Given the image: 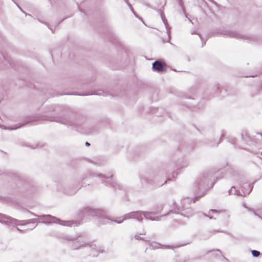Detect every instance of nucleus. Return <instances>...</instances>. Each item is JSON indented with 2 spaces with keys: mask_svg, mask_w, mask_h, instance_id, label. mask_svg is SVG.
Listing matches in <instances>:
<instances>
[{
  "mask_svg": "<svg viewBox=\"0 0 262 262\" xmlns=\"http://www.w3.org/2000/svg\"><path fill=\"white\" fill-rule=\"evenodd\" d=\"M85 145L89 146L90 145V144L89 142H85Z\"/></svg>",
  "mask_w": 262,
  "mask_h": 262,
  "instance_id": "obj_28",
  "label": "nucleus"
},
{
  "mask_svg": "<svg viewBox=\"0 0 262 262\" xmlns=\"http://www.w3.org/2000/svg\"><path fill=\"white\" fill-rule=\"evenodd\" d=\"M37 221V220L36 219L26 221L18 220L9 216L0 213V222L5 223L8 225H25L31 223H36Z\"/></svg>",
  "mask_w": 262,
  "mask_h": 262,
  "instance_id": "obj_2",
  "label": "nucleus"
},
{
  "mask_svg": "<svg viewBox=\"0 0 262 262\" xmlns=\"http://www.w3.org/2000/svg\"><path fill=\"white\" fill-rule=\"evenodd\" d=\"M82 186L81 185H80L78 187V188H77L76 189H75L74 190H72V191H67L66 192L67 193L69 194H74Z\"/></svg>",
  "mask_w": 262,
  "mask_h": 262,
  "instance_id": "obj_15",
  "label": "nucleus"
},
{
  "mask_svg": "<svg viewBox=\"0 0 262 262\" xmlns=\"http://www.w3.org/2000/svg\"><path fill=\"white\" fill-rule=\"evenodd\" d=\"M162 20H163V21L164 23V24H165V26L166 27V31H167V33L168 34V40H170V28L168 26V23H167V20L165 19V18L164 17H163L162 16Z\"/></svg>",
  "mask_w": 262,
  "mask_h": 262,
  "instance_id": "obj_11",
  "label": "nucleus"
},
{
  "mask_svg": "<svg viewBox=\"0 0 262 262\" xmlns=\"http://www.w3.org/2000/svg\"><path fill=\"white\" fill-rule=\"evenodd\" d=\"M165 66V64L164 62L157 60L152 63V69L158 72H162L164 71Z\"/></svg>",
  "mask_w": 262,
  "mask_h": 262,
  "instance_id": "obj_8",
  "label": "nucleus"
},
{
  "mask_svg": "<svg viewBox=\"0 0 262 262\" xmlns=\"http://www.w3.org/2000/svg\"><path fill=\"white\" fill-rule=\"evenodd\" d=\"M175 175L177 176L178 175V173L177 172H174L172 174V178H174V177H175Z\"/></svg>",
  "mask_w": 262,
  "mask_h": 262,
  "instance_id": "obj_26",
  "label": "nucleus"
},
{
  "mask_svg": "<svg viewBox=\"0 0 262 262\" xmlns=\"http://www.w3.org/2000/svg\"><path fill=\"white\" fill-rule=\"evenodd\" d=\"M192 34H197V33H196L195 31H194V32H193L192 33Z\"/></svg>",
  "mask_w": 262,
  "mask_h": 262,
  "instance_id": "obj_35",
  "label": "nucleus"
},
{
  "mask_svg": "<svg viewBox=\"0 0 262 262\" xmlns=\"http://www.w3.org/2000/svg\"><path fill=\"white\" fill-rule=\"evenodd\" d=\"M91 247L92 249L99 252H102L103 251V249H102V247L100 246H97L96 245H91Z\"/></svg>",
  "mask_w": 262,
  "mask_h": 262,
  "instance_id": "obj_12",
  "label": "nucleus"
},
{
  "mask_svg": "<svg viewBox=\"0 0 262 262\" xmlns=\"http://www.w3.org/2000/svg\"><path fill=\"white\" fill-rule=\"evenodd\" d=\"M209 176L210 174L207 173L202 174L199 176L195 182V185L199 190L203 189L207 187H209Z\"/></svg>",
  "mask_w": 262,
  "mask_h": 262,
  "instance_id": "obj_6",
  "label": "nucleus"
},
{
  "mask_svg": "<svg viewBox=\"0 0 262 262\" xmlns=\"http://www.w3.org/2000/svg\"><path fill=\"white\" fill-rule=\"evenodd\" d=\"M36 226H37V224L35 225L34 226H33L31 228V229L35 228Z\"/></svg>",
  "mask_w": 262,
  "mask_h": 262,
  "instance_id": "obj_30",
  "label": "nucleus"
},
{
  "mask_svg": "<svg viewBox=\"0 0 262 262\" xmlns=\"http://www.w3.org/2000/svg\"><path fill=\"white\" fill-rule=\"evenodd\" d=\"M225 35L227 37H233L237 39H244L245 36L236 31H227Z\"/></svg>",
  "mask_w": 262,
  "mask_h": 262,
  "instance_id": "obj_9",
  "label": "nucleus"
},
{
  "mask_svg": "<svg viewBox=\"0 0 262 262\" xmlns=\"http://www.w3.org/2000/svg\"><path fill=\"white\" fill-rule=\"evenodd\" d=\"M81 246L82 245L78 244V242H76L73 244L72 248L73 249H77Z\"/></svg>",
  "mask_w": 262,
  "mask_h": 262,
  "instance_id": "obj_18",
  "label": "nucleus"
},
{
  "mask_svg": "<svg viewBox=\"0 0 262 262\" xmlns=\"http://www.w3.org/2000/svg\"><path fill=\"white\" fill-rule=\"evenodd\" d=\"M182 215H183L184 216H186L185 214H183V213H181ZM187 217H189V216L188 215H186Z\"/></svg>",
  "mask_w": 262,
  "mask_h": 262,
  "instance_id": "obj_33",
  "label": "nucleus"
},
{
  "mask_svg": "<svg viewBox=\"0 0 262 262\" xmlns=\"http://www.w3.org/2000/svg\"><path fill=\"white\" fill-rule=\"evenodd\" d=\"M198 196H196V198H195V200L197 199H198Z\"/></svg>",
  "mask_w": 262,
  "mask_h": 262,
  "instance_id": "obj_45",
  "label": "nucleus"
},
{
  "mask_svg": "<svg viewBox=\"0 0 262 262\" xmlns=\"http://www.w3.org/2000/svg\"><path fill=\"white\" fill-rule=\"evenodd\" d=\"M257 135H258V136H260V138H261V139H262V134H257Z\"/></svg>",
  "mask_w": 262,
  "mask_h": 262,
  "instance_id": "obj_31",
  "label": "nucleus"
},
{
  "mask_svg": "<svg viewBox=\"0 0 262 262\" xmlns=\"http://www.w3.org/2000/svg\"><path fill=\"white\" fill-rule=\"evenodd\" d=\"M110 185L112 186L114 188L118 187L119 188H120V185L116 182L114 181H112L111 183H110Z\"/></svg>",
  "mask_w": 262,
  "mask_h": 262,
  "instance_id": "obj_17",
  "label": "nucleus"
},
{
  "mask_svg": "<svg viewBox=\"0 0 262 262\" xmlns=\"http://www.w3.org/2000/svg\"><path fill=\"white\" fill-rule=\"evenodd\" d=\"M17 229L18 230V231H21L18 228H17Z\"/></svg>",
  "mask_w": 262,
  "mask_h": 262,
  "instance_id": "obj_38",
  "label": "nucleus"
},
{
  "mask_svg": "<svg viewBox=\"0 0 262 262\" xmlns=\"http://www.w3.org/2000/svg\"><path fill=\"white\" fill-rule=\"evenodd\" d=\"M150 246L151 248H152V249H156L160 248L161 246V245L157 242H153L150 243Z\"/></svg>",
  "mask_w": 262,
  "mask_h": 262,
  "instance_id": "obj_13",
  "label": "nucleus"
},
{
  "mask_svg": "<svg viewBox=\"0 0 262 262\" xmlns=\"http://www.w3.org/2000/svg\"><path fill=\"white\" fill-rule=\"evenodd\" d=\"M247 186L248 187V191H243V194H241L240 191L239 190H236L234 187H232V188L228 191L229 194H234L237 195L245 196L246 195L250 193V192L252 191L253 188V186L251 184H247ZM243 191H244V190H243Z\"/></svg>",
  "mask_w": 262,
  "mask_h": 262,
  "instance_id": "obj_7",
  "label": "nucleus"
},
{
  "mask_svg": "<svg viewBox=\"0 0 262 262\" xmlns=\"http://www.w3.org/2000/svg\"><path fill=\"white\" fill-rule=\"evenodd\" d=\"M98 176H101L102 178L108 179L113 177V174H111L110 176H106L105 175H102L101 174H100L98 175Z\"/></svg>",
  "mask_w": 262,
  "mask_h": 262,
  "instance_id": "obj_19",
  "label": "nucleus"
},
{
  "mask_svg": "<svg viewBox=\"0 0 262 262\" xmlns=\"http://www.w3.org/2000/svg\"><path fill=\"white\" fill-rule=\"evenodd\" d=\"M124 1L126 2V3L128 5V6L129 7L130 10H132V11L134 13V10H133V8L132 6V5L128 3V0H124Z\"/></svg>",
  "mask_w": 262,
  "mask_h": 262,
  "instance_id": "obj_21",
  "label": "nucleus"
},
{
  "mask_svg": "<svg viewBox=\"0 0 262 262\" xmlns=\"http://www.w3.org/2000/svg\"><path fill=\"white\" fill-rule=\"evenodd\" d=\"M135 238L136 239H141L142 241H147L144 238L140 237L139 235H135Z\"/></svg>",
  "mask_w": 262,
  "mask_h": 262,
  "instance_id": "obj_20",
  "label": "nucleus"
},
{
  "mask_svg": "<svg viewBox=\"0 0 262 262\" xmlns=\"http://www.w3.org/2000/svg\"><path fill=\"white\" fill-rule=\"evenodd\" d=\"M210 211L215 212H218V211H217L216 210H215V209H211V210H209V212H210Z\"/></svg>",
  "mask_w": 262,
  "mask_h": 262,
  "instance_id": "obj_27",
  "label": "nucleus"
},
{
  "mask_svg": "<svg viewBox=\"0 0 262 262\" xmlns=\"http://www.w3.org/2000/svg\"><path fill=\"white\" fill-rule=\"evenodd\" d=\"M155 213L154 212H147V211H143V217H145L147 220H150L151 221L157 220L155 219L152 218V215H155Z\"/></svg>",
  "mask_w": 262,
  "mask_h": 262,
  "instance_id": "obj_10",
  "label": "nucleus"
},
{
  "mask_svg": "<svg viewBox=\"0 0 262 262\" xmlns=\"http://www.w3.org/2000/svg\"><path fill=\"white\" fill-rule=\"evenodd\" d=\"M33 215L35 216H38L40 218H43V220L41 221L42 223H58L61 225L72 227L73 225L75 224V223L73 221H61L58 218H57L55 216H52L51 215H38L34 213L30 212Z\"/></svg>",
  "mask_w": 262,
  "mask_h": 262,
  "instance_id": "obj_3",
  "label": "nucleus"
},
{
  "mask_svg": "<svg viewBox=\"0 0 262 262\" xmlns=\"http://www.w3.org/2000/svg\"><path fill=\"white\" fill-rule=\"evenodd\" d=\"M79 215L82 217L96 216L100 224H106L108 223L110 221H113V219L110 218L104 211L100 209H92L89 207L80 210Z\"/></svg>",
  "mask_w": 262,
  "mask_h": 262,
  "instance_id": "obj_1",
  "label": "nucleus"
},
{
  "mask_svg": "<svg viewBox=\"0 0 262 262\" xmlns=\"http://www.w3.org/2000/svg\"><path fill=\"white\" fill-rule=\"evenodd\" d=\"M187 200H189V199L188 198H187V199H184L182 202V204H184L185 203V202L187 201Z\"/></svg>",
  "mask_w": 262,
  "mask_h": 262,
  "instance_id": "obj_25",
  "label": "nucleus"
},
{
  "mask_svg": "<svg viewBox=\"0 0 262 262\" xmlns=\"http://www.w3.org/2000/svg\"><path fill=\"white\" fill-rule=\"evenodd\" d=\"M51 121H56L61 124H63L68 125V126H71L73 128H75L78 124L76 121L72 119L71 118L64 116H56L52 117L50 118Z\"/></svg>",
  "mask_w": 262,
  "mask_h": 262,
  "instance_id": "obj_5",
  "label": "nucleus"
},
{
  "mask_svg": "<svg viewBox=\"0 0 262 262\" xmlns=\"http://www.w3.org/2000/svg\"><path fill=\"white\" fill-rule=\"evenodd\" d=\"M24 124H20L19 123V124H15V125L14 126H8V127H5V129H16L19 127H20L21 126H23Z\"/></svg>",
  "mask_w": 262,
  "mask_h": 262,
  "instance_id": "obj_14",
  "label": "nucleus"
},
{
  "mask_svg": "<svg viewBox=\"0 0 262 262\" xmlns=\"http://www.w3.org/2000/svg\"><path fill=\"white\" fill-rule=\"evenodd\" d=\"M217 251H218V252H219L220 253H221V251H220V250H217Z\"/></svg>",
  "mask_w": 262,
  "mask_h": 262,
  "instance_id": "obj_36",
  "label": "nucleus"
},
{
  "mask_svg": "<svg viewBox=\"0 0 262 262\" xmlns=\"http://www.w3.org/2000/svg\"><path fill=\"white\" fill-rule=\"evenodd\" d=\"M179 4H180V5L182 7V8L183 10V11H184V7H183V6L182 2V1H181V0H180V1H179Z\"/></svg>",
  "mask_w": 262,
  "mask_h": 262,
  "instance_id": "obj_22",
  "label": "nucleus"
},
{
  "mask_svg": "<svg viewBox=\"0 0 262 262\" xmlns=\"http://www.w3.org/2000/svg\"><path fill=\"white\" fill-rule=\"evenodd\" d=\"M244 188H245V186H242V188H243V189H244Z\"/></svg>",
  "mask_w": 262,
  "mask_h": 262,
  "instance_id": "obj_43",
  "label": "nucleus"
},
{
  "mask_svg": "<svg viewBox=\"0 0 262 262\" xmlns=\"http://www.w3.org/2000/svg\"><path fill=\"white\" fill-rule=\"evenodd\" d=\"M242 136L243 138L244 139V134H242Z\"/></svg>",
  "mask_w": 262,
  "mask_h": 262,
  "instance_id": "obj_37",
  "label": "nucleus"
},
{
  "mask_svg": "<svg viewBox=\"0 0 262 262\" xmlns=\"http://www.w3.org/2000/svg\"><path fill=\"white\" fill-rule=\"evenodd\" d=\"M4 58L5 59L8 60V61L10 63V64H11V62L8 57H6L5 56H4Z\"/></svg>",
  "mask_w": 262,
  "mask_h": 262,
  "instance_id": "obj_24",
  "label": "nucleus"
},
{
  "mask_svg": "<svg viewBox=\"0 0 262 262\" xmlns=\"http://www.w3.org/2000/svg\"><path fill=\"white\" fill-rule=\"evenodd\" d=\"M19 9L20 10V11H22V9H21L20 7H19Z\"/></svg>",
  "mask_w": 262,
  "mask_h": 262,
  "instance_id": "obj_40",
  "label": "nucleus"
},
{
  "mask_svg": "<svg viewBox=\"0 0 262 262\" xmlns=\"http://www.w3.org/2000/svg\"><path fill=\"white\" fill-rule=\"evenodd\" d=\"M229 142H230L232 144H234L235 142V140H234V139H231L229 140Z\"/></svg>",
  "mask_w": 262,
  "mask_h": 262,
  "instance_id": "obj_23",
  "label": "nucleus"
},
{
  "mask_svg": "<svg viewBox=\"0 0 262 262\" xmlns=\"http://www.w3.org/2000/svg\"><path fill=\"white\" fill-rule=\"evenodd\" d=\"M140 234L141 235H145L146 234V232L144 231L142 233H141Z\"/></svg>",
  "mask_w": 262,
  "mask_h": 262,
  "instance_id": "obj_32",
  "label": "nucleus"
},
{
  "mask_svg": "<svg viewBox=\"0 0 262 262\" xmlns=\"http://www.w3.org/2000/svg\"><path fill=\"white\" fill-rule=\"evenodd\" d=\"M224 136V134H223L222 135V136H221V137H223Z\"/></svg>",
  "mask_w": 262,
  "mask_h": 262,
  "instance_id": "obj_42",
  "label": "nucleus"
},
{
  "mask_svg": "<svg viewBox=\"0 0 262 262\" xmlns=\"http://www.w3.org/2000/svg\"><path fill=\"white\" fill-rule=\"evenodd\" d=\"M19 9L20 10V11H22V9H21L20 7H19Z\"/></svg>",
  "mask_w": 262,
  "mask_h": 262,
  "instance_id": "obj_41",
  "label": "nucleus"
},
{
  "mask_svg": "<svg viewBox=\"0 0 262 262\" xmlns=\"http://www.w3.org/2000/svg\"><path fill=\"white\" fill-rule=\"evenodd\" d=\"M36 146H37V147H38V146H39V147H42V145H36Z\"/></svg>",
  "mask_w": 262,
  "mask_h": 262,
  "instance_id": "obj_34",
  "label": "nucleus"
},
{
  "mask_svg": "<svg viewBox=\"0 0 262 262\" xmlns=\"http://www.w3.org/2000/svg\"><path fill=\"white\" fill-rule=\"evenodd\" d=\"M168 180H171V178L169 177Z\"/></svg>",
  "mask_w": 262,
  "mask_h": 262,
  "instance_id": "obj_44",
  "label": "nucleus"
},
{
  "mask_svg": "<svg viewBox=\"0 0 262 262\" xmlns=\"http://www.w3.org/2000/svg\"><path fill=\"white\" fill-rule=\"evenodd\" d=\"M143 211H133L130 212L128 213L125 214L122 219L120 217V220H113L112 221L117 223L118 224H120L123 222L124 220L127 219H136L139 222H141L143 219Z\"/></svg>",
  "mask_w": 262,
  "mask_h": 262,
  "instance_id": "obj_4",
  "label": "nucleus"
},
{
  "mask_svg": "<svg viewBox=\"0 0 262 262\" xmlns=\"http://www.w3.org/2000/svg\"><path fill=\"white\" fill-rule=\"evenodd\" d=\"M252 254L254 257H257L260 255V252L258 251L253 250L251 251Z\"/></svg>",
  "mask_w": 262,
  "mask_h": 262,
  "instance_id": "obj_16",
  "label": "nucleus"
},
{
  "mask_svg": "<svg viewBox=\"0 0 262 262\" xmlns=\"http://www.w3.org/2000/svg\"><path fill=\"white\" fill-rule=\"evenodd\" d=\"M204 216H208V215H206V214H204ZM208 217H209V219H212V217H211V216H208Z\"/></svg>",
  "mask_w": 262,
  "mask_h": 262,
  "instance_id": "obj_29",
  "label": "nucleus"
},
{
  "mask_svg": "<svg viewBox=\"0 0 262 262\" xmlns=\"http://www.w3.org/2000/svg\"><path fill=\"white\" fill-rule=\"evenodd\" d=\"M19 9L20 10V11H22V9H21L20 7H19Z\"/></svg>",
  "mask_w": 262,
  "mask_h": 262,
  "instance_id": "obj_39",
  "label": "nucleus"
}]
</instances>
